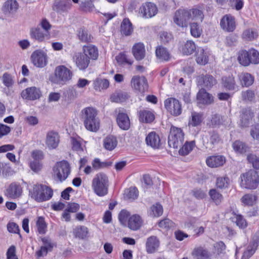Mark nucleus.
<instances>
[{
	"label": "nucleus",
	"instance_id": "nucleus-1",
	"mask_svg": "<svg viewBox=\"0 0 259 259\" xmlns=\"http://www.w3.org/2000/svg\"><path fill=\"white\" fill-rule=\"evenodd\" d=\"M53 195V190L48 186L42 184H34L29 190L31 198L38 202L50 200Z\"/></svg>",
	"mask_w": 259,
	"mask_h": 259
},
{
	"label": "nucleus",
	"instance_id": "nucleus-2",
	"mask_svg": "<svg viewBox=\"0 0 259 259\" xmlns=\"http://www.w3.org/2000/svg\"><path fill=\"white\" fill-rule=\"evenodd\" d=\"M82 113L85 128L89 131L96 132L100 127L97 110L93 107H87L82 110Z\"/></svg>",
	"mask_w": 259,
	"mask_h": 259
},
{
	"label": "nucleus",
	"instance_id": "nucleus-3",
	"mask_svg": "<svg viewBox=\"0 0 259 259\" xmlns=\"http://www.w3.org/2000/svg\"><path fill=\"white\" fill-rule=\"evenodd\" d=\"M92 187L94 193L100 197L105 196L108 193V179L103 173L97 174L92 180Z\"/></svg>",
	"mask_w": 259,
	"mask_h": 259
},
{
	"label": "nucleus",
	"instance_id": "nucleus-4",
	"mask_svg": "<svg viewBox=\"0 0 259 259\" xmlns=\"http://www.w3.org/2000/svg\"><path fill=\"white\" fill-rule=\"evenodd\" d=\"M54 178L60 182L64 181L71 172V167L66 160H62L56 163L53 168Z\"/></svg>",
	"mask_w": 259,
	"mask_h": 259
},
{
	"label": "nucleus",
	"instance_id": "nucleus-5",
	"mask_svg": "<svg viewBox=\"0 0 259 259\" xmlns=\"http://www.w3.org/2000/svg\"><path fill=\"white\" fill-rule=\"evenodd\" d=\"M242 187L253 189H255L259 184V178L257 172L254 170H250L240 176Z\"/></svg>",
	"mask_w": 259,
	"mask_h": 259
},
{
	"label": "nucleus",
	"instance_id": "nucleus-6",
	"mask_svg": "<svg viewBox=\"0 0 259 259\" xmlns=\"http://www.w3.org/2000/svg\"><path fill=\"white\" fill-rule=\"evenodd\" d=\"M184 141V134L183 130L180 128L172 126L168 136V145L170 147L177 149L183 145Z\"/></svg>",
	"mask_w": 259,
	"mask_h": 259
},
{
	"label": "nucleus",
	"instance_id": "nucleus-7",
	"mask_svg": "<svg viewBox=\"0 0 259 259\" xmlns=\"http://www.w3.org/2000/svg\"><path fill=\"white\" fill-rule=\"evenodd\" d=\"M31 60L36 67L43 68L46 66L48 62L47 53L42 50H36L32 53Z\"/></svg>",
	"mask_w": 259,
	"mask_h": 259
},
{
	"label": "nucleus",
	"instance_id": "nucleus-8",
	"mask_svg": "<svg viewBox=\"0 0 259 259\" xmlns=\"http://www.w3.org/2000/svg\"><path fill=\"white\" fill-rule=\"evenodd\" d=\"M164 106L166 110L172 115L178 116L182 112V106L180 101L174 98H169L164 101Z\"/></svg>",
	"mask_w": 259,
	"mask_h": 259
},
{
	"label": "nucleus",
	"instance_id": "nucleus-9",
	"mask_svg": "<svg viewBox=\"0 0 259 259\" xmlns=\"http://www.w3.org/2000/svg\"><path fill=\"white\" fill-rule=\"evenodd\" d=\"M173 20L174 23L181 27H186L190 21L188 9H180L175 13Z\"/></svg>",
	"mask_w": 259,
	"mask_h": 259
},
{
	"label": "nucleus",
	"instance_id": "nucleus-10",
	"mask_svg": "<svg viewBox=\"0 0 259 259\" xmlns=\"http://www.w3.org/2000/svg\"><path fill=\"white\" fill-rule=\"evenodd\" d=\"M55 76L58 82L63 84L71 79L72 73L67 67L61 65L56 68Z\"/></svg>",
	"mask_w": 259,
	"mask_h": 259
},
{
	"label": "nucleus",
	"instance_id": "nucleus-11",
	"mask_svg": "<svg viewBox=\"0 0 259 259\" xmlns=\"http://www.w3.org/2000/svg\"><path fill=\"white\" fill-rule=\"evenodd\" d=\"M158 12L156 6L150 2L143 4L139 9V14L144 18H150L154 16Z\"/></svg>",
	"mask_w": 259,
	"mask_h": 259
},
{
	"label": "nucleus",
	"instance_id": "nucleus-12",
	"mask_svg": "<svg viewBox=\"0 0 259 259\" xmlns=\"http://www.w3.org/2000/svg\"><path fill=\"white\" fill-rule=\"evenodd\" d=\"M132 87L141 93L147 91L148 84L146 78L143 76H134L131 80Z\"/></svg>",
	"mask_w": 259,
	"mask_h": 259
},
{
	"label": "nucleus",
	"instance_id": "nucleus-13",
	"mask_svg": "<svg viewBox=\"0 0 259 259\" xmlns=\"http://www.w3.org/2000/svg\"><path fill=\"white\" fill-rule=\"evenodd\" d=\"M21 186L17 183H11L5 191V195L8 198L15 199L19 198L22 194Z\"/></svg>",
	"mask_w": 259,
	"mask_h": 259
},
{
	"label": "nucleus",
	"instance_id": "nucleus-14",
	"mask_svg": "<svg viewBox=\"0 0 259 259\" xmlns=\"http://www.w3.org/2000/svg\"><path fill=\"white\" fill-rule=\"evenodd\" d=\"M21 96L24 99L33 101L40 98L41 92L39 88L35 87H31L23 90Z\"/></svg>",
	"mask_w": 259,
	"mask_h": 259
},
{
	"label": "nucleus",
	"instance_id": "nucleus-15",
	"mask_svg": "<svg viewBox=\"0 0 259 259\" xmlns=\"http://www.w3.org/2000/svg\"><path fill=\"white\" fill-rule=\"evenodd\" d=\"M19 5L16 0H8L4 4L2 11L6 17H12L17 12Z\"/></svg>",
	"mask_w": 259,
	"mask_h": 259
},
{
	"label": "nucleus",
	"instance_id": "nucleus-16",
	"mask_svg": "<svg viewBox=\"0 0 259 259\" xmlns=\"http://www.w3.org/2000/svg\"><path fill=\"white\" fill-rule=\"evenodd\" d=\"M259 243V232H256L252 237V240L243 252L241 259H249L255 252Z\"/></svg>",
	"mask_w": 259,
	"mask_h": 259
},
{
	"label": "nucleus",
	"instance_id": "nucleus-17",
	"mask_svg": "<svg viewBox=\"0 0 259 259\" xmlns=\"http://www.w3.org/2000/svg\"><path fill=\"white\" fill-rule=\"evenodd\" d=\"M220 25L223 30L232 32L236 27L235 18L231 15H226L222 18Z\"/></svg>",
	"mask_w": 259,
	"mask_h": 259
},
{
	"label": "nucleus",
	"instance_id": "nucleus-18",
	"mask_svg": "<svg viewBox=\"0 0 259 259\" xmlns=\"http://www.w3.org/2000/svg\"><path fill=\"white\" fill-rule=\"evenodd\" d=\"M30 35L32 38H33L38 42H42L48 40L50 37L49 32H46L40 29L39 27L32 28L30 30Z\"/></svg>",
	"mask_w": 259,
	"mask_h": 259
},
{
	"label": "nucleus",
	"instance_id": "nucleus-19",
	"mask_svg": "<svg viewBox=\"0 0 259 259\" xmlns=\"http://www.w3.org/2000/svg\"><path fill=\"white\" fill-rule=\"evenodd\" d=\"M73 59L77 67L80 70H85L90 63V60L87 56L81 53H75Z\"/></svg>",
	"mask_w": 259,
	"mask_h": 259
},
{
	"label": "nucleus",
	"instance_id": "nucleus-20",
	"mask_svg": "<svg viewBox=\"0 0 259 259\" xmlns=\"http://www.w3.org/2000/svg\"><path fill=\"white\" fill-rule=\"evenodd\" d=\"M198 83L207 89H211L217 83L216 79L211 75L206 74L199 76L197 78Z\"/></svg>",
	"mask_w": 259,
	"mask_h": 259
},
{
	"label": "nucleus",
	"instance_id": "nucleus-21",
	"mask_svg": "<svg viewBox=\"0 0 259 259\" xmlns=\"http://www.w3.org/2000/svg\"><path fill=\"white\" fill-rule=\"evenodd\" d=\"M59 142V136L57 133L50 131L47 133L46 144L49 149H56L58 147Z\"/></svg>",
	"mask_w": 259,
	"mask_h": 259
},
{
	"label": "nucleus",
	"instance_id": "nucleus-22",
	"mask_svg": "<svg viewBox=\"0 0 259 259\" xmlns=\"http://www.w3.org/2000/svg\"><path fill=\"white\" fill-rule=\"evenodd\" d=\"M253 117V112L249 108L242 110L240 115V125L242 127L248 126Z\"/></svg>",
	"mask_w": 259,
	"mask_h": 259
},
{
	"label": "nucleus",
	"instance_id": "nucleus-23",
	"mask_svg": "<svg viewBox=\"0 0 259 259\" xmlns=\"http://www.w3.org/2000/svg\"><path fill=\"white\" fill-rule=\"evenodd\" d=\"M2 80L3 83L7 88V90H5V93L7 96H10L14 92L12 91V88L14 84V80L11 74L8 73H5L2 76Z\"/></svg>",
	"mask_w": 259,
	"mask_h": 259
},
{
	"label": "nucleus",
	"instance_id": "nucleus-24",
	"mask_svg": "<svg viewBox=\"0 0 259 259\" xmlns=\"http://www.w3.org/2000/svg\"><path fill=\"white\" fill-rule=\"evenodd\" d=\"M222 83L226 90L229 91H237L238 86L237 85L235 78L233 75L228 76H223L222 78Z\"/></svg>",
	"mask_w": 259,
	"mask_h": 259
},
{
	"label": "nucleus",
	"instance_id": "nucleus-25",
	"mask_svg": "<svg viewBox=\"0 0 259 259\" xmlns=\"http://www.w3.org/2000/svg\"><path fill=\"white\" fill-rule=\"evenodd\" d=\"M159 246V241L155 236L149 237L146 243V251L148 253H153L158 250Z\"/></svg>",
	"mask_w": 259,
	"mask_h": 259
},
{
	"label": "nucleus",
	"instance_id": "nucleus-26",
	"mask_svg": "<svg viewBox=\"0 0 259 259\" xmlns=\"http://www.w3.org/2000/svg\"><path fill=\"white\" fill-rule=\"evenodd\" d=\"M197 98L199 103L204 105L210 104L213 102L212 96L204 89H201L199 91Z\"/></svg>",
	"mask_w": 259,
	"mask_h": 259
},
{
	"label": "nucleus",
	"instance_id": "nucleus-27",
	"mask_svg": "<svg viewBox=\"0 0 259 259\" xmlns=\"http://www.w3.org/2000/svg\"><path fill=\"white\" fill-rule=\"evenodd\" d=\"M132 53L136 60H141L143 59L145 55L144 45L142 42L135 44L132 48Z\"/></svg>",
	"mask_w": 259,
	"mask_h": 259
},
{
	"label": "nucleus",
	"instance_id": "nucleus-28",
	"mask_svg": "<svg viewBox=\"0 0 259 259\" xmlns=\"http://www.w3.org/2000/svg\"><path fill=\"white\" fill-rule=\"evenodd\" d=\"M210 55L209 51L199 49L196 56V62L199 65H205L208 62Z\"/></svg>",
	"mask_w": 259,
	"mask_h": 259
},
{
	"label": "nucleus",
	"instance_id": "nucleus-29",
	"mask_svg": "<svg viewBox=\"0 0 259 259\" xmlns=\"http://www.w3.org/2000/svg\"><path fill=\"white\" fill-rule=\"evenodd\" d=\"M203 119V113L192 111L188 122V125L192 127L199 126L202 122Z\"/></svg>",
	"mask_w": 259,
	"mask_h": 259
},
{
	"label": "nucleus",
	"instance_id": "nucleus-30",
	"mask_svg": "<svg viewBox=\"0 0 259 259\" xmlns=\"http://www.w3.org/2000/svg\"><path fill=\"white\" fill-rule=\"evenodd\" d=\"M147 145L153 148H158L160 146V140L159 136L154 132L150 133L146 138Z\"/></svg>",
	"mask_w": 259,
	"mask_h": 259
},
{
	"label": "nucleus",
	"instance_id": "nucleus-31",
	"mask_svg": "<svg viewBox=\"0 0 259 259\" xmlns=\"http://www.w3.org/2000/svg\"><path fill=\"white\" fill-rule=\"evenodd\" d=\"M207 165L211 167H217L223 165L225 162V158L221 155L212 156L207 158Z\"/></svg>",
	"mask_w": 259,
	"mask_h": 259
},
{
	"label": "nucleus",
	"instance_id": "nucleus-32",
	"mask_svg": "<svg viewBox=\"0 0 259 259\" xmlns=\"http://www.w3.org/2000/svg\"><path fill=\"white\" fill-rule=\"evenodd\" d=\"M83 54L87 56L89 59L96 60L99 56L98 48L92 45L84 46L83 47Z\"/></svg>",
	"mask_w": 259,
	"mask_h": 259
},
{
	"label": "nucleus",
	"instance_id": "nucleus-33",
	"mask_svg": "<svg viewBox=\"0 0 259 259\" xmlns=\"http://www.w3.org/2000/svg\"><path fill=\"white\" fill-rule=\"evenodd\" d=\"M119 127L123 130H127L130 127V121L127 115L124 113H119L117 118Z\"/></svg>",
	"mask_w": 259,
	"mask_h": 259
},
{
	"label": "nucleus",
	"instance_id": "nucleus-34",
	"mask_svg": "<svg viewBox=\"0 0 259 259\" xmlns=\"http://www.w3.org/2000/svg\"><path fill=\"white\" fill-rule=\"evenodd\" d=\"M143 223L142 220L140 215L134 214L132 215L128 220V227L134 231L138 230L140 228Z\"/></svg>",
	"mask_w": 259,
	"mask_h": 259
},
{
	"label": "nucleus",
	"instance_id": "nucleus-35",
	"mask_svg": "<svg viewBox=\"0 0 259 259\" xmlns=\"http://www.w3.org/2000/svg\"><path fill=\"white\" fill-rule=\"evenodd\" d=\"M192 255L196 259H210V253L202 247L195 248L192 252Z\"/></svg>",
	"mask_w": 259,
	"mask_h": 259
},
{
	"label": "nucleus",
	"instance_id": "nucleus-36",
	"mask_svg": "<svg viewBox=\"0 0 259 259\" xmlns=\"http://www.w3.org/2000/svg\"><path fill=\"white\" fill-rule=\"evenodd\" d=\"M190 20L202 22L204 19V14L201 9L197 8L188 9Z\"/></svg>",
	"mask_w": 259,
	"mask_h": 259
},
{
	"label": "nucleus",
	"instance_id": "nucleus-37",
	"mask_svg": "<svg viewBox=\"0 0 259 259\" xmlns=\"http://www.w3.org/2000/svg\"><path fill=\"white\" fill-rule=\"evenodd\" d=\"M139 120L141 122L150 123L155 119V115L152 111L143 110L139 111Z\"/></svg>",
	"mask_w": 259,
	"mask_h": 259
},
{
	"label": "nucleus",
	"instance_id": "nucleus-38",
	"mask_svg": "<svg viewBox=\"0 0 259 259\" xmlns=\"http://www.w3.org/2000/svg\"><path fill=\"white\" fill-rule=\"evenodd\" d=\"M109 86V81L107 79L96 78L93 82V88L97 91L107 89Z\"/></svg>",
	"mask_w": 259,
	"mask_h": 259
},
{
	"label": "nucleus",
	"instance_id": "nucleus-39",
	"mask_svg": "<svg viewBox=\"0 0 259 259\" xmlns=\"http://www.w3.org/2000/svg\"><path fill=\"white\" fill-rule=\"evenodd\" d=\"M239 78L241 85L246 87L252 85L254 81V77L250 73L247 72L239 74Z\"/></svg>",
	"mask_w": 259,
	"mask_h": 259
},
{
	"label": "nucleus",
	"instance_id": "nucleus-40",
	"mask_svg": "<svg viewBox=\"0 0 259 259\" xmlns=\"http://www.w3.org/2000/svg\"><path fill=\"white\" fill-rule=\"evenodd\" d=\"M117 144V139L113 136H108L104 140V146L108 150H113L116 147Z\"/></svg>",
	"mask_w": 259,
	"mask_h": 259
},
{
	"label": "nucleus",
	"instance_id": "nucleus-41",
	"mask_svg": "<svg viewBox=\"0 0 259 259\" xmlns=\"http://www.w3.org/2000/svg\"><path fill=\"white\" fill-rule=\"evenodd\" d=\"M249 51L242 50L238 53V60L239 63L244 66H248L250 64Z\"/></svg>",
	"mask_w": 259,
	"mask_h": 259
},
{
	"label": "nucleus",
	"instance_id": "nucleus-42",
	"mask_svg": "<svg viewBox=\"0 0 259 259\" xmlns=\"http://www.w3.org/2000/svg\"><path fill=\"white\" fill-rule=\"evenodd\" d=\"M232 147L234 150L239 154H244L249 149L246 144L240 141H235L233 143Z\"/></svg>",
	"mask_w": 259,
	"mask_h": 259
},
{
	"label": "nucleus",
	"instance_id": "nucleus-43",
	"mask_svg": "<svg viewBox=\"0 0 259 259\" xmlns=\"http://www.w3.org/2000/svg\"><path fill=\"white\" fill-rule=\"evenodd\" d=\"M133 31L131 22L128 19H124L121 24V32L126 36L130 35Z\"/></svg>",
	"mask_w": 259,
	"mask_h": 259
},
{
	"label": "nucleus",
	"instance_id": "nucleus-44",
	"mask_svg": "<svg viewBox=\"0 0 259 259\" xmlns=\"http://www.w3.org/2000/svg\"><path fill=\"white\" fill-rule=\"evenodd\" d=\"M258 36V33L255 29L249 28L245 30L242 34V38L247 41H251L256 39Z\"/></svg>",
	"mask_w": 259,
	"mask_h": 259
},
{
	"label": "nucleus",
	"instance_id": "nucleus-45",
	"mask_svg": "<svg viewBox=\"0 0 259 259\" xmlns=\"http://www.w3.org/2000/svg\"><path fill=\"white\" fill-rule=\"evenodd\" d=\"M156 57L162 61H168L170 58V54L164 47L159 46L156 49Z\"/></svg>",
	"mask_w": 259,
	"mask_h": 259
},
{
	"label": "nucleus",
	"instance_id": "nucleus-46",
	"mask_svg": "<svg viewBox=\"0 0 259 259\" xmlns=\"http://www.w3.org/2000/svg\"><path fill=\"white\" fill-rule=\"evenodd\" d=\"M196 50L195 43L191 40H188L182 48V52L183 54L189 55L193 54Z\"/></svg>",
	"mask_w": 259,
	"mask_h": 259
},
{
	"label": "nucleus",
	"instance_id": "nucleus-47",
	"mask_svg": "<svg viewBox=\"0 0 259 259\" xmlns=\"http://www.w3.org/2000/svg\"><path fill=\"white\" fill-rule=\"evenodd\" d=\"M162 213V206L159 203L153 205L149 210V215L152 217H158L161 215Z\"/></svg>",
	"mask_w": 259,
	"mask_h": 259
},
{
	"label": "nucleus",
	"instance_id": "nucleus-48",
	"mask_svg": "<svg viewBox=\"0 0 259 259\" xmlns=\"http://www.w3.org/2000/svg\"><path fill=\"white\" fill-rule=\"evenodd\" d=\"M256 199V196L251 194H247L244 195L241 198V200L244 205L252 206L255 204Z\"/></svg>",
	"mask_w": 259,
	"mask_h": 259
},
{
	"label": "nucleus",
	"instance_id": "nucleus-49",
	"mask_svg": "<svg viewBox=\"0 0 259 259\" xmlns=\"http://www.w3.org/2000/svg\"><path fill=\"white\" fill-rule=\"evenodd\" d=\"M195 146V142H187L179 150V154L181 155H188L193 149Z\"/></svg>",
	"mask_w": 259,
	"mask_h": 259
},
{
	"label": "nucleus",
	"instance_id": "nucleus-50",
	"mask_svg": "<svg viewBox=\"0 0 259 259\" xmlns=\"http://www.w3.org/2000/svg\"><path fill=\"white\" fill-rule=\"evenodd\" d=\"M73 232L75 237L83 239L88 234V228L84 226H78L73 229Z\"/></svg>",
	"mask_w": 259,
	"mask_h": 259
},
{
	"label": "nucleus",
	"instance_id": "nucleus-51",
	"mask_svg": "<svg viewBox=\"0 0 259 259\" xmlns=\"http://www.w3.org/2000/svg\"><path fill=\"white\" fill-rule=\"evenodd\" d=\"M190 27L191 35L196 38L199 37L202 32L200 26L197 23L193 22L190 24Z\"/></svg>",
	"mask_w": 259,
	"mask_h": 259
},
{
	"label": "nucleus",
	"instance_id": "nucleus-52",
	"mask_svg": "<svg viewBox=\"0 0 259 259\" xmlns=\"http://www.w3.org/2000/svg\"><path fill=\"white\" fill-rule=\"evenodd\" d=\"M94 0H85L81 2L80 4V8L85 12H94L96 10L93 2Z\"/></svg>",
	"mask_w": 259,
	"mask_h": 259
},
{
	"label": "nucleus",
	"instance_id": "nucleus-53",
	"mask_svg": "<svg viewBox=\"0 0 259 259\" xmlns=\"http://www.w3.org/2000/svg\"><path fill=\"white\" fill-rule=\"evenodd\" d=\"M232 220L240 228H245L247 226L246 220L241 215L234 213V216L232 217Z\"/></svg>",
	"mask_w": 259,
	"mask_h": 259
},
{
	"label": "nucleus",
	"instance_id": "nucleus-54",
	"mask_svg": "<svg viewBox=\"0 0 259 259\" xmlns=\"http://www.w3.org/2000/svg\"><path fill=\"white\" fill-rule=\"evenodd\" d=\"M36 227L39 234H44L46 233L47 226L43 217H39L38 218L36 222Z\"/></svg>",
	"mask_w": 259,
	"mask_h": 259
},
{
	"label": "nucleus",
	"instance_id": "nucleus-55",
	"mask_svg": "<svg viewBox=\"0 0 259 259\" xmlns=\"http://www.w3.org/2000/svg\"><path fill=\"white\" fill-rule=\"evenodd\" d=\"M209 194L211 199L217 205L219 204L223 199L222 195L215 189H211L209 192Z\"/></svg>",
	"mask_w": 259,
	"mask_h": 259
},
{
	"label": "nucleus",
	"instance_id": "nucleus-56",
	"mask_svg": "<svg viewBox=\"0 0 259 259\" xmlns=\"http://www.w3.org/2000/svg\"><path fill=\"white\" fill-rule=\"evenodd\" d=\"M220 141L219 135L214 132L211 134L209 141L206 146V148L211 149L213 146L218 144Z\"/></svg>",
	"mask_w": 259,
	"mask_h": 259
},
{
	"label": "nucleus",
	"instance_id": "nucleus-57",
	"mask_svg": "<svg viewBox=\"0 0 259 259\" xmlns=\"http://www.w3.org/2000/svg\"><path fill=\"white\" fill-rule=\"evenodd\" d=\"M249 61L250 64H257L259 63V52L254 49L249 50Z\"/></svg>",
	"mask_w": 259,
	"mask_h": 259
},
{
	"label": "nucleus",
	"instance_id": "nucleus-58",
	"mask_svg": "<svg viewBox=\"0 0 259 259\" xmlns=\"http://www.w3.org/2000/svg\"><path fill=\"white\" fill-rule=\"evenodd\" d=\"M138 190L136 187H131L125 192V197L130 200H135L138 196Z\"/></svg>",
	"mask_w": 259,
	"mask_h": 259
},
{
	"label": "nucleus",
	"instance_id": "nucleus-59",
	"mask_svg": "<svg viewBox=\"0 0 259 259\" xmlns=\"http://www.w3.org/2000/svg\"><path fill=\"white\" fill-rule=\"evenodd\" d=\"M116 60L120 64H128L131 65L133 63V61L128 58L127 56L124 52L120 53L116 56Z\"/></svg>",
	"mask_w": 259,
	"mask_h": 259
},
{
	"label": "nucleus",
	"instance_id": "nucleus-60",
	"mask_svg": "<svg viewBox=\"0 0 259 259\" xmlns=\"http://www.w3.org/2000/svg\"><path fill=\"white\" fill-rule=\"evenodd\" d=\"M230 184V180L228 177H219L217 178L216 185L218 188L225 189L228 188Z\"/></svg>",
	"mask_w": 259,
	"mask_h": 259
},
{
	"label": "nucleus",
	"instance_id": "nucleus-61",
	"mask_svg": "<svg viewBox=\"0 0 259 259\" xmlns=\"http://www.w3.org/2000/svg\"><path fill=\"white\" fill-rule=\"evenodd\" d=\"M242 98L244 101H252L255 99V94L253 91L247 90L241 93Z\"/></svg>",
	"mask_w": 259,
	"mask_h": 259
},
{
	"label": "nucleus",
	"instance_id": "nucleus-62",
	"mask_svg": "<svg viewBox=\"0 0 259 259\" xmlns=\"http://www.w3.org/2000/svg\"><path fill=\"white\" fill-rule=\"evenodd\" d=\"M247 159L248 161L252 164V166L255 169H259V157L253 154H250L248 155Z\"/></svg>",
	"mask_w": 259,
	"mask_h": 259
},
{
	"label": "nucleus",
	"instance_id": "nucleus-63",
	"mask_svg": "<svg viewBox=\"0 0 259 259\" xmlns=\"http://www.w3.org/2000/svg\"><path fill=\"white\" fill-rule=\"evenodd\" d=\"M71 4L70 2H60L57 5V11L65 12L70 9Z\"/></svg>",
	"mask_w": 259,
	"mask_h": 259
},
{
	"label": "nucleus",
	"instance_id": "nucleus-64",
	"mask_svg": "<svg viewBox=\"0 0 259 259\" xmlns=\"http://www.w3.org/2000/svg\"><path fill=\"white\" fill-rule=\"evenodd\" d=\"M158 226L162 229H169L174 226V223L168 219H164L160 221L158 223Z\"/></svg>",
	"mask_w": 259,
	"mask_h": 259
}]
</instances>
